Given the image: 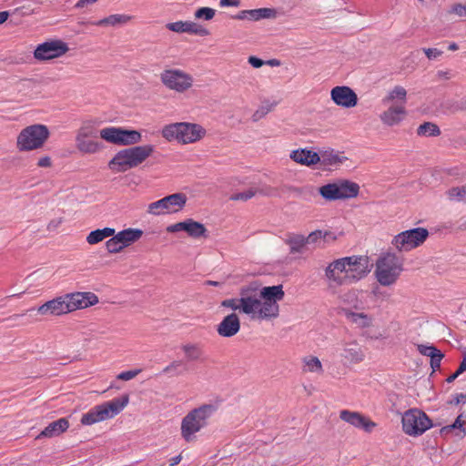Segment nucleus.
<instances>
[{
    "label": "nucleus",
    "mask_w": 466,
    "mask_h": 466,
    "mask_svg": "<svg viewBox=\"0 0 466 466\" xmlns=\"http://www.w3.org/2000/svg\"><path fill=\"white\" fill-rule=\"evenodd\" d=\"M308 243L316 244L323 240L322 230H315L307 237Z\"/></svg>",
    "instance_id": "nucleus-49"
},
{
    "label": "nucleus",
    "mask_w": 466,
    "mask_h": 466,
    "mask_svg": "<svg viewBox=\"0 0 466 466\" xmlns=\"http://www.w3.org/2000/svg\"><path fill=\"white\" fill-rule=\"evenodd\" d=\"M141 372L140 369L122 371L117 375V379L120 380H130L137 377Z\"/></svg>",
    "instance_id": "nucleus-42"
},
{
    "label": "nucleus",
    "mask_w": 466,
    "mask_h": 466,
    "mask_svg": "<svg viewBox=\"0 0 466 466\" xmlns=\"http://www.w3.org/2000/svg\"><path fill=\"white\" fill-rule=\"evenodd\" d=\"M402 430L409 436H420L432 427L431 420L419 409L406 410L401 419Z\"/></svg>",
    "instance_id": "nucleus-13"
},
{
    "label": "nucleus",
    "mask_w": 466,
    "mask_h": 466,
    "mask_svg": "<svg viewBox=\"0 0 466 466\" xmlns=\"http://www.w3.org/2000/svg\"><path fill=\"white\" fill-rule=\"evenodd\" d=\"M128 21H129V17L127 15L116 14V15H108L107 17H105V18L98 20L96 22H94L92 24L96 26H104V25L115 26L117 25L126 24Z\"/></svg>",
    "instance_id": "nucleus-32"
},
{
    "label": "nucleus",
    "mask_w": 466,
    "mask_h": 466,
    "mask_svg": "<svg viewBox=\"0 0 466 466\" xmlns=\"http://www.w3.org/2000/svg\"><path fill=\"white\" fill-rule=\"evenodd\" d=\"M216 411L212 405H202L190 410L181 420L180 433L187 442L196 441V434L204 429Z\"/></svg>",
    "instance_id": "nucleus-5"
},
{
    "label": "nucleus",
    "mask_w": 466,
    "mask_h": 466,
    "mask_svg": "<svg viewBox=\"0 0 466 466\" xmlns=\"http://www.w3.org/2000/svg\"><path fill=\"white\" fill-rule=\"evenodd\" d=\"M106 250L112 254L119 253L124 249L123 245L119 242L116 234L111 236V238L106 242Z\"/></svg>",
    "instance_id": "nucleus-41"
},
{
    "label": "nucleus",
    "mask_w": 466,
    "mask_h": 466,
    "mask_svg": "<svg viewBox=\"0 0 466 466\" xmlns=\"http://www.w3.org/2000/svg\"><path fill=\"white\" fill-rule=\"evenodd\" d=\"M290 158L300 165L311 166L320 162V156L312 150L307 148L293 150Z\"/></svg>",
    "instance_id": "nucleus-25"
},
{
    "label": "nucleus",
    "mask_w": 466,
    "mask_h": 466,
    "mask_svg": "<svg viewBox=\"0 0 466 466\" xmlns=\"http://www.w3.org/2000/svg\"><path fill=\"white\" fill-rule=\"evenodd\" d=\"M395 99H398L400 101L399 103H403L406 106L407 91L403 86H396L382 98L381 103L387 106L392 104Z\"/></svg>",
    "instance_id": "nucleus-30"
},
{
    "label": "nucleus",
    "mask_w": 466,
    "mask_h": 466,
    "mask_svg": "<svg viewBox=\"0 0 466 466\" xmlns=\"http://www.w3.org/2000/svg\"><path fill=\"white\" fill-rule=\"evenodd\" d=\"M277 11L274 8H258L250 10H243L235 15V18L239 20L258 21L263 18H275Z\"/></svg>",
    "instance_id": "nucleus-24"
},
{
    "label": "nucleus",
    "mask_w": 466,
    "mask_h": 466,
    "mask_svg": "<svg viewBox=\"0 0 466 466\" xmlns=\"http://www.w3.org/2000/svg\"><path fill=\"white\" fill-rule=\"evenodd\" d=\"M161 135L169 142L176 140L187 145L202 139L206 135V129L198 124L177 122L164 126Z\"/></svg>",
    "instance_id": "nucleus-6"
},
{
    "label": "nucleus",
    "mask_w": 466,
    "mask_h": 466,
    "mask_svg": "<svg viewBox=\"0 0 466 466\" xmlns=\"http://www.w3.org/2000/svg\"><path fill=\"white\" fill-rule=\"evenodd\" d=\"M216 10L211 7H200L194 13V17L197 20L209 21L214 18Z\"/></svg>",
    "instance_id": "nucleus-39"
},
{
    "label": "nucleus",
    "mask_w": 466,
    "mask_h": 466,
    "mask_svg": "<svg viewBox=\"0 0 466 466\" xmlns=\"http://www.w3.org/2000/svg\"><path fill=\"white\" fill-rule=\"evenodd\" d=\"M180 361H173L163 369V372L170 375H178V369L181 367Z\"/></svg>",
    "instance_id": "nucleus-43"
},
{
    "label": "nucleus",
    "mask_w": 466,
    "mask_h": 466,
    "mask_svg": "<svg viewBox=\"0 0 466 466\" xmlns=\"http://www.w3.org/2000/svg\"><path fill=\"white\" fill-rule=\"evenodd\" d=\"M50 137L48 127L43 124H34L23 128L16 137V148L19 152H30L42 148Z\"/></svg>",
    "instance_id": "nucleus-9"
},
{
    "label": "nucleus",
    "mask_w": 466,
    "mask_h": 466,
    "mask_svg": "<svg viewBox=\"0 0 466 466\" xmlns=\"http://www.w3.org/2000/svg\"><path fill=\"white\" fill-rule=\"evenodd\" d=\"M417 134L423 137H438L441 130L436 124L425 122L418 127Z\"/></svg>",
    "instance_id": "nucleus-35"
},
{
    "label": "nucleus",
    "mask_w": 466,
    "mask_h": 466,
    "mask_svg": "<svg viewBox=\"0 0 466 466\" xmlns=\"http://www.w3.org/2000/svg\"><path fill=\"white\" fill-rule=\"evenodd\" d=\"M444 355L441 353V351L439 350V352H435L431 357V367L433 371L437 370L441 367V361L443 359Z\"/></svg>",
    "instance_id": "nucleus-45"
},
{
    "label": "nucleus",
    "mask_w": 466,
    "mask_h": 466,
    "mask_svg": "<svg viewBox=\"0 0 466 466\" xmlns=\"http://www.w3.org/2000/svg\"><path fill=\"white\" fill-rule=\"evenodd\" d=\"M322 236L324 241H335L337 239V236L334 232L329 230H322Z\"/></svg>",
    "instance_id": "nucleus-53"
},
{
    "label": "nucleus",
    "mask_w": 466,
    "mask_h": 466,
    "mask_svg": "<svg viewBox=\"0 0 466 466\" xmlns=\"http://www.w3.org/2000/svg\"><path fill=\"white\" fill-rule=\"evenodd\" d=\"M97 0H78L76 3V7H84L86 5L94 4Z\"/></svg>",
    "instance_id": "nucleus-55"
},
{
    "label": "nucleus",
    "mask_w": 466,
    "mask_h": 466,
    "mask_svg": "<svg viewBox=\"0 0 466 466\" xmlns=\"http://www.w3.org/2000/svg\"><path fill=\"white\" fill-rule=\"evenodd\" d=\"M219 6L220 7L233 6V0H220Z\"/></svg>",
    "instance_id": "nucleus-59"
},
{
    "label": "nucleus",
    "mask_w": 466,
    "mask_h": 466,
    "mask_svg": "<svg viewBox=\"0 0 466 466\" xmlns=\"http://www.w3.org/2000/svg\"><path fill=\"white\" fill-rule=\"evenodd\" d=\"M339 419L354 428L362 430L368 433L371 432L377 427L375 421L359 411L342 410L339 411Z\"/></svg>",
    "instance_id": "nucleus-19"
},
{
    "label": "nucleus",
    "mask_w": 466,
    "mask_h": 466,
    "mask_svg": "<svg viewBox=\"0 0 466 466\" xmlns=\"http://www.w3.org/2000/svg\"><path fill=\"white\" fill-rule=\"evenodd\" d=\"M282 285L263 287L258 295H245L239 300L238 308L251 319L263 321L279 317V302L284 299Z\"/></svg>",
    "instance_id": "nucleus-1"
},
{
    "label": "nucleus",
    "mask_w": 466,
    "mask_h": 466,
    "mask_svg": "<svg viewBox=\"0 0 466 466\" xmlns=\"http://www.w3.org/2000/svg\"><path fill=\"white\" fill-rule=\"evenodd\" d=\"M423 52L430 60L437 59L443 54V52L438 48H423Z\"/></svg>",
    "instance_id": "nucleus-47"
},
{
    "label": "nucleus",
    "mask_w": 466,
    "mask_h": 466,
    "mask_svg": "<svg viewBox=\"0 0 466 466\" xmlns=\"http://www.w3.org/2000/svg\"><path fill=\"white\" fill-rule=\"evenodd\" d=\"M418 349V351L421 354V355H424V356H428V357H431L435 352H439V350L431 345V346H427V345H418L417 347Z\"/></svg>",
    "instance_id": "nucleus-44"
},
{
    "label": "nucleus",
    "mask_w": 466,
    "mask_h": 466,
    "mask_svg": "<svg viewBox=\"0 0 466 466\" xmlns=\"http://www.w3.org/2000/svg\"><path fill=\"white\" fill-rule=\"evenodd\" d=\"M460 375H461V374H457V370H456L453 374H451V376H449V377L447 378V380H447V382H448V383H451V382H452V381H454V380H456Z\"/></svg>",
    "instance_id": "nucleus-62"
},
{
    "label": "nucleus",
    "mask_w": 466,
    "mask_h": 466,
    "mask_svg": "<svg viewBox=\"0 0 466 466\" xmlns=\"http://www.w3.org/2000/svg\"><path fill=\"white\" fill-rule=\"evenodd\" d=\"M345 159H346L345 157H343L338 153H334L333 151L324 152L320 156V161L322 162V164L329 165V166H336V165L341 164L343 162V160H345Z\"/></svg>",
    "instance_id": "nucleus-37"
},
{
    "label": "nucleus",
    "mask_w": 466,
    "mask_h": 466,
    "mask_svg": "<svg viewBox=\"0 0 466 466\" xmlns=\"http://www.w3.org/2000/svg\"><path fill=\"white\" fill-rule=\"evenodd\" d=\"M340 361L345 365H356L366 359V348L357 340L343 342L339 351Z\"/></svg>",
    "instance_id": "nucleus-18"
},
{
    "label": "nucleus",
    "mask_w": 466,
    "mask_h": 466,
    "mask_svg": "<svg viewBox=\"0 0 466 466\" xmlns=\"http://www.w3.org/2000/svg\"><path fill=\"white\" fill-rule=\"evenodd\" d=\"M359 192L360 186L350 180H339L319 188V195L327 201L353 198L359 195Z\"/></svg>",
    "instance_id": "nucleus-12"
},
{
    "label": "nucleus",
    "mask_w": 466,
    "mask_h": 466,
    "mask_svg": "<svg viewBox=\"0 0 466 466\" xmlns=\"http://www.w3.org/2000/svg\"><path fill=\"white\" fill-rule=\"evenodd\" d=\"M447 197L451 201H462L466 199V185L453 187L447 191Z\"/></svg>",
    "instance_id": "nucleus-38"
},
{
    "label": "nucleus",
    "mask_w": 466,
    "mask_h": 466,
    "mask_svg": "<svg viewBox=\"0 0 466 466\" xmlns=\"http://www.w3.org/2000/svg\"><path fill=\"white\" fill-rule=\"evenodd\" d=\"M222 306L233 308V299L224 300Z\"/></svg>",
    "instance_id": "nucleus-64"
},
{
    "label": "nucleus",
    "mask_w": 466,
    "mask_h": 466,
    "mask_svg": "<svg viewBox=\"0 0 466 466\" xmlns=\"http://www.w3.org/2000/svg\"><path fill=\"white\" fill-rule=\"evenodd\" d=\"M342 313L347 321L357 329H370L374 325L375 319L371 314L351 309H343Z\"/></svg>",
    "instance_id": "nucleus-22"
},
{
    "label": "nucleus",
    "mask_w": 466,
    "mask_h": 466,
    "mask_svg": "<svg viewBox=\"0 0 466 466\" xmlns=\"http://www.w3.org/2000/svg\"><path fill=\"white\" fill-rule=\"evenodd\" d=\"M69 50L68 45L60 40H49L39 44L34 51V58L37 61H46L59 58Z\"/></svg>",
    "instance_id": "nucleus-17"
},
{
    "label": "nucleus",
    "mask_w": 466,
    "mask_h": 466,
    "mask_svg": "<svg viewBox=\"0 0 466 466\" xmlns=\"http://www.w3.org/2000/svg\"><path fill=\"white\" fill-rule=\"evenodd\" d=\"M128 402V395H124L121 398L96 405L82 415L81 424L90 426L112 419L119 414L127 406Z\"/></svg>",
    "instance_id": "nucleus-8"
},
{
    "label": "nucleus",
    "mask_w": 466,
    "mask_h": 466,
    "mask_svg": "<svg viewBox=\"0 0 466 466\" xmlns=\"http://www.w3.org/2000/svg\"><path fill=\"white\" fill-rule=\"evenodd\" d=\"M180 461H181V455L175 456L170 459V465L175 466V465L178 464L180 462Z\"/></svg>",
    "instance_id": "nucleus-60"
},
{
    "label": "nucleus",
    "mask_w": 466,
    "mask_h": 466,
    "mask_svg": "<svg viewBox=\"0 0 466 466\" xmlns=\"http://www.w3.org/2000/svg\"><path fill=\"white\" fill-rule=\"evenodd\" d=\"M407 116L403 103H392L380 115V119L387 127L400 125Z\"/></svg>",
    "instance_id": "nucleus-21"
},
{
    "label": "nucleus",
    "mask_w": 466,
    "mask_h": 466,
    "mask_svg": "<svg viewBox=\"0 0 466 466\" xmlns=\"http://www.w3.org/2000/svg\"><path fill=\"white\" fill-rule=\"evenodd\" d=\"M255 194H256V190L253 188H249L247 191H245L244 193H235V200L246 201V200L251 198L252 197H254Z\"/></svg>",
    "instance_id": "nucleus-48"
},
{
    "label": "nucleus",
    "mask_w": 466,
    "mask_h": 466,
    "mask_svg": "<svg viewBox=\"0 0 466 466\" xmlns=\"http://www.w3.org/2000/svg\"><path fill=\"white\" fill-rule=\"evenodd\" d=\"M429 235V230L425 228L404 230L393 237L391 245L399 252H409L422 246Z\"/></svg>",
    "instance_id": "nucleus-11"
},
{
    "label": "nucleus",
    "mask_w": 466,
    "mask_h": 466,
    "mask_svg": "<svg viewBox=\"0 0 466 466\" xmlns=\"http://www.w3.org/2000/svg\"><path fill=\"white\" fill-rule=\"evenodd\" d=\"M274 104L263 103L252 115V120L257 122L265 117L274 108Z\"/></svg>",
    "instance_id": "nucleus-40"
},
{
    "label": "nucleus",
    "mask_w": 466,
    "mask_h": 466,
    "mask_svg": "<svg viewBox=\"0 0 466 466\" xmlns=\"http://www.w3.org/2000/svg\"><path fill=\"white\" fill-rule=\"evenodd\" d=\"M98 133L102 139L115 145H134L142 139L140 132L137 130H127L116 127H105Z\"/></svg>",
    "instance_id": "nucleus-16"
},
{
    "label": "nucleus",
    "mask_w": 466,
    "mask_h": 466,
    "mask_svg": "<svg viewBox=\"0 0 466 466\" xmlns=\"http://www.w3.org/2000/svg\"><path fill=\"white\" fill-rule=\"evenodd\" d=\"M466 370V360L463 359L459 368L457 369V374H461Z\"/></svg>",
    "instance_id": "nucleus-57"
},
{
    "label": "nucleus",
    "mask_w": 466,
    "mask_h": 466,
    "mask_svg": "<svg viewBox=\"0 0 466 466\" xmlns=\"http://www.w3.org/2000/svg\"><path fill=\"white\" fill-rule=\"evenodd\" d=\"M463 424H464V420H462L461 415H459L456 418L454 423L452 425L447 427L446 429H461V428H462Z\"/></svg>",
    "instance_id": "nucleus-54"
},
{
    "label": "nucleus",
    "mask_w": 466,
    "mask_h": 466,
    "mask_svg": "<svg viewBox=\"0 0 466 466\" xmlns=\"http://www.w3.org/2000/svg\"><path fill=\"white\" fill-rule=\"evenodd\" d=\"M302 371L305 373H323V366L320 360L312 355L305 356L302 360Z\"/></svg>",
    "instance_id": "nucleus-29"
},
{
    "label": "nucleus",
    "mask_w": 466,
    "mask_h": 466,
    "mask_svg": "<svg viewBox=\"0 0 466 466\" xmlns=\"http://www.w3.org/2000/svg\"><path fill=\"white\" fill-rule=\"evenodd\" d=\"M265 64L269 65L271 66H279L280 65V62L278 59H270L265 62Z\"/></svg>",
    "instance_id": "nucleus-61"
},
{
    "label": "nucleus",
    "mask_w": 466,
    "mask_h": 466,
    "mask_svg": "<svg viewBox=\"0 0 466 466\" xmlns=\"http://www.w3.org/2000/svg\"><path fill=\"white\" fill-rule=\"evenodd\" d=\"M69 427V422L67 419L61 418L56 421L51 422L47 427H46L38 438L40 437H47L52 438L55 436H58L61 433L65 432Z\"/></svg>",
    "instance_id": "nucleus-26"
},
{
    "label": "nucleus",
    "mask_w": 466,
    "mask_h": 466,
    "mask_svg": "<svg viewBox=\"0 0 466 466\" xmlns=\"http://www.w3.org/2000/svg\"><path fill=\"white\" fill-rule=\"evenodd\" d=\"M153 152V145L136 146L122 149L109 161L108 167L116 173L126 172L141 165Z\"/></svg>",
    "instance_id": "nucleus-4"
},
{
    "label": "nucleus",
    "mask_w": 466,
    "mask_h": 466,
    "mask_svg": "<svg viewBox=\"0 0 466 466\" xmlns=\"http://www.w3.org/2000/svg\"><path fill=\"white\" fill-rule=\"evenodd\" d=\"M218 333L222 337L233 336V313L228 315L218 326Z\"/></svg>",
    "instance_id": "nucleus-36"
},
{
    "label": "nucleus",
    "mask_w": 466,
    "mask_h": 466,
    "mask_svg": "<svg viewBox=\"0 0 466 466\" xmlns=\"http://www.w3.org/2000/svg\"><path fill=\"white\" fill-rule=\"evenodd\" d=\"M466 400V395L464 394H458L456 396L455 404H459L461 401Z\"/></svg>",
    "instance_id": "nucleus-63"
},
{
    "label": "nucleus",
    "mask_w": 466,
    "mask_h": 466,
    "mask_svg": "<svg viewBox=\"0 0 466 466\" xmlns=\"http://www.w3.org/2000/svg\"><path fill=\"white\" fill-rule=\"evenodd\" d=\"M287 243L289 246L290 253H300L305 248L306 244H308L307 238L303 235H292L289 236L287 239Z\"/></svg>",
    "instance_id": "nucleus-33"
},
{
    "label": "nucleus",
    "mask_w": 466,
    "mask_h": 466,
    "mask_svg": "<svg viewBox=\"0 0 466 466\" xmlns=\"http://www.w3.org/2000/svg\"><path fill=\"white\" fill-rule=\"evenodd\" d=\"M93 292H72L50 299L37 308L42 316H62L77 309H86L98 303Z\"/></svg>",
    "instance_id": "nucleus-3"
},
{
    "label": "nucleus",
    "mask_w": 466,
    "mask_h": 466,
    "mask_svg": "<svg viewBox=\"0 0 466 466\" xmlns=\"http://www.w3.org/2000/svg\"><path fill=\"white\" fill-rule=\"evenodd\" d=\"M182 350L188 360H198L203 355V350L198 344H185L182 346Z\"/></svg>",
    "instance_id": "nucleus-34"
},
{
    "label": "nucleus",
    "mask_w": 466,
    "mask_h": 466,
    "mask_svg": "<svg viewBox=\"0 0 466 466\" xmlns=\"http://www.w3.org/2000/svg\"><path fill=\"white\" fill-rule=\"evenodd\" d=\"M9 16V13L6 11L0 12V25L5 23Z\"/></svg>",
    "instance_id": "nucleus-58"
},
{
    "label": "nucleus",
    "mask_w": 466,
    "mask_h": 466,
    "mask_svg": "<svg viewBox=\"0 0 466 466\" xmlns=\"http://www.w3.org/2000/svg\"><path fill=\"white\" fill-rule=\"evenodd\" d=\"M116 237L124 248L135 243L143 236V230L139 228H127L117 232Z\"/></svg>",
    "instance_id": "nucleus-27"
},
{
    "label": "nucleus",
    "mask_w": 466,
    "mask_h": 466,
    "mask_svg": "<svg viewBox=\"0 0 466 466\" xmlns=\"http://www.w3.org/2000/svg\"><path fill=\"white\" fill-rule=\"evenodd\" d=\"M115 229L111 228H104L91 231L86 237V242L90 245L97 244L105 238L114 236Z\"/></svg>",
    "instance_id": "nucleus-31"
},
{
    "label": "nucleus",
    "mask_w": 466,
    "mask_h": 466,
    "mask_svg": "<svg viewBox=\"0 0 466 466\" xmlns=\"http://www.w3.org/2000/svg\"><path fill=\"white\" fill-rule=\"evenodd\" d=\"M98 130L93 120L84 121L76 133V147L83 155H94L103 149V144L97 140Z\"/></svg>",
    "instance_id": "nucleus-10"
},
{
    "label": "nucleus",
    "mask_w": 466,
    "mask_h": 466,
    "mask_svg": "<svg viewBox=\"0 0 466 466\" xmlns=\"http://www.w3.org/2000/svg\"><path fill=\"white\" fill-rule=\"evenodd\" d=\"M166 27L175 33H187L199 36H207L209 35L208 29L191 21H177L168 23Z\"/></svg>",
    "instance_id": "nucleus-23"
},
{
    "label": "nucleus",
    "mask_w": 466,
    "mask_h": 466,
    "mask_svg": "<svg viewBox=\"0 0 466 466\" xmlns=\"http://www.w3.org/2000/svg\"><path fill=\"white\" fill-rule=\"evenodd\" d=\"M161 83L169 90L175 91L178 94L187 92L194 84L192 75L178 68L164 69L160 73Z\"/></svg>",
    "instance_id": "nucleus-14"
},
{
    "label": "nucleus",
    "mask_w": 466,
    "mask_h": 466,
    "mask_svg": "<svg viewBox=\"0 0 466 466\" xmlns=\"http://www.w3.org/2000/svg\"><path fill=\"white\" fill-rule=\"evenodd\" d=\"M370 272L367 256L344 257L330 262L325 268V277L330 287L352 284Z\"/></svg>",
    "instance_id": "nucleus-2"
},
{
    "label": "nucleus",
    "mask_w": 466,
    "mask_h": 466,
    "mask_svg": "<svg viewBox=\"0 0 466 466\" xmlns=\"http://www.w3.org/2000/svg\"><path fill=\"white\" fill-rule=\"evenodd\" d=\"M451 14H455L456 15L460 17H465L466 16V4H455L451 7V10L449 11Z\"/></svg>",
    "instance_id": "nucleus-46"
},
{
    "label": "nucleus",
    "mask_w": 466,
    "mask_h": 466,
    "mask_svg": "<svg viewBox=\"0 0 466 466\" xmlns=\"http://www.w3.org/2000/svg\"><path fill=\"white\" fill-rule=\"evenodd\" d=\"M62 223V219L59 218V219H56V220H52L48 226H47V228L49 230L53 229V228H57L60 224Z\"/></svg>",
    "instance_id": "nucleus-56"
},
{
    "label": "nucleus",
    "mask_w": 466,
    "mask_h": 466,
    "mask_svg": "<svg viewBox=\"0 0 466 466\" xmlns=\"http://www.w3.org/2000/svg\"><path fill=\"white\" fill-rule=\"evenodd\" d=\"M248 63L255 68H259L265 64L260 58L252 56L248 57Z\"/></svg>",
    "instance_id": "nucleus-52"
},
{
    "label": "nucleus",
    "mask_w": 466,
    "mask_h": 466,
    "mask_svg": "<svg viewBox=\"0 0 466 466\" xmlns=\"http://www.w3.org/2000/svg\"><path fill=\"white\" fill-rule=\"evenodd\" d=\"M184 228H185V220L167 226L166 230L168 233H177V232L184 231Z\"/></svg>",
    "instance_id": "nucleus-50"
},
{
    "label": "nucleus",
    "mask_w": 466,
    "mask_h": 466,
    "mask_svg": "<svg viewBox=\"0 0 466 466\" xmlns=\"http://www.w3.org/2000/svg\"><path fill=\"white\" fill-rule=\"evenodd\" d=\"M39 167H50L52 166V159L48 156L42 157L37 161Z\"/></svg>",
    "instance_id": "nucleus-51"
},
{
    "label": "nucleus",
    "mask_w": 466,
    "mask_h": 466,
    "mask_svg": "<svg viewBox=\"0 0 466 466\" xmlns=\"http://www.w3.org/2000/svg\"><path fill=\"white\" fill-rule=\"evenodd\" d=\"M331 100L339 106L351 108L358 104V96L350 86H337L330 91Z\"/></svg>",
    "instance_id": "nucleus-20"
},
{
    "label": "nucleus",
    "mask_w": 466,
    "mask_h": 466,
    "mask_svg": "<svg viewBox=\"0 0 466 466\" xmlns=\"http://www.w3.org/2000/svg\"><path fill=\"white\" fill-rule=\"evenodd\" d=\"M184 231L187 236L193 238H198L206 236L207 228L204 224L195 221L192 218H187L185 220Z\"/></svg>",
    "instance_id": "nucleus-28"
},
{
    "label": "nucleus",
    "mask_w": 466,
    "mask_h": 466,
    "mask_svg": "<svg viewBox=\"0 0 466 466\" xmlns=\"http://www.w3.org/2000/svg\"><path fill=\"white\" fill-rule=\"evenodd\" d=\"M186 203L187 197L185 194L175 193L150 203L147 211L153 216L177 213L184 208Z\"/></svg>",
    "instance_id": "nucleus-15"
},
{
    "label": "nucleus",
    "mask_w": 466,
    "mask_h": 466,
    "mask_svg": "<svg viewBox=\"0 0 466 466\" xmlns=\"http://www.w3.org/2000/svg\"><path fill=\"white\" fill-rule=\"evenodd\" d=\"M403 271V259L393 252L383 253L376 261L374 275L383 287L394 285Z\"/></svg>",
    "instance_id": "nucleus-7"
}]
</instances>
